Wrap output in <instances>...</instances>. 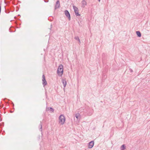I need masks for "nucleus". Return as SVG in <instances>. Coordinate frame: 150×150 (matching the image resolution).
I'll list each match as a JSON object with an SVG mask.
<instances>
[{
	"label": "nucleus",
	"mask_w": 150,
	"mask_h": 150,
	"mask_svg": "<svg viewBox=\"0 0 150 150\" xmlns=\"http://www.w3.org/2000/svg\"><path fill=\"white\" fill-rule=\"evenodd\" d=\"M81 7L83 8H84L85 6L87 5V3L85 0H82L81 1Z\"/></svg>",
	"instance_id": "8"
},
{
	"label": "nucleus",
	"mask_w": 150,
	"mask_h": 150,
	"mask_svg": "<svg viewBox=\"0 0 150 150\" xmlns=\"http://www.w3.org/2000/svg\"><path fill=\"white\" fill-rule=\"evenodd\" d=\"M9 31H10V32H14L15 31V30L14 31H13L11 29V28H9Z\"/></svg>",
	"instance_id": "18"
},
{
	"label": "nucleus",
	"mask_w": 150,
	"mask_h": 150,
	"mask_svg": "<svg viewBox=\"0 0 150 150\" xmlns=\"http://www.w3.org/2000/svg\"><path fill=\"white\" fill-rule=\"evenodd\" d=\"M52 25H51V28L52 27Z\"/></svg>",
	"instance_id": "27"
},
{
	"label": "nucleus",
	"mask_w": 150,
	"mask_h": 150,
	"mask_svg": "<svg viewBox=\"0 0 150 150\" xmlns=\"http://www.w3.org/2000/svg\"><path fill=\"white\" fill-rule=\"evenodd\" d=\"M136 34L137 36L138 37L140 38L142 36L141 33V32L139 31H136Z\"/></svg>",
	"instance_id": "10"
},
{
	"label": "nucleus",
	"mask_w": 150,
	"mask_h": 150,
	"mask_svg": "<svg viewBox=\"0 0 150 150\" xmlns=\"http://www.w3.org/2000/svg\"><path fill=\"white\" fill-rule=\"evenodd\" d=\"M79 115V114H76L75 115V117L77 119H78Z\"/></svg>",
	"instance_id": "15"
},
{
	"label": "nucleus",
	"mask_w": 150,
	"mask_h": 150,
	"mask_svg": "<svg viewBox=\"0 0 150 150\" xmlns=\"http://www.w3.org/2000/svg\"><path fill=\"white\" fill-rule=\"evenodd\" d=\"M94 141L93 140L90 142L88 144V148L89 149H91L92 148L94 145Z\"/></svg>",
	"instance_id": "7"
},
{
	"label": "nucleus",
	"mask_w": 150,
	"mask_h": 150,
	"mask_svg": "<svg viewBox=\"0 0 150 150\" xmlns=\"http://www.w3.org/2000/svg\"><path fill=\"white\" fill-rule=\"evenodd\" d=\"M74 13L76 16H80V14L79 13V10L78 8L76 6H73Z\"/></svg>",
	"instance_id": "3"
},
{
	"label": "nucleus",
	"mask_w": 150,
	"mask_h": 150,
	"mask_svg": "<svg viewBox=\"0 0 150 150\" xmlns=\"http://www.w3.org/2000/svg\"><path fill=\"white\" fill-rule=\"evenodd\" d=\"M126 146L125 144L122 145L121 146V150H125Z\"/></svg>",
	"instance_id": "12"
},
{
	"label": "nucleus",
	"mask_w": 150,
	"mask_h": 150,
	"mask_svg": "<svg viewBox=\"0 0 150 150\" xmlns=\"http://www.w3.org/2000/svg\"><path fill=\"white\" fill-rule=\"evenodd\" d=\"M42 84L44 87L47 84V82L46 80L45 75L43 74L42 76Z\"/></svg>",
	"instance_id": "4"
},
{
	"label": "nucleus",
	"mask_w": 150,
	"mask_h": 150,
	"mask_svg": "<svg viewBox=\"0 0 150 150\" xmlns=\"http://www.w3.org/2000/svg\"><path fill=\"white\" fill-rule=\"evenodd\" d=\"M18 16H20V15L19 14V15H18Z\"/></svg>",
	"instance_id": "24"
},
{
	"label": "nucleus",
	"mask_w": 150,
	"mask_h": 150,
	"mask_svg": "<svg viewBox=\"0 0 150 150\" xmlns=\"http://www.w3.org/2000/svg\"><path fill=\"white\" fill-rule=\"evenodd\" d=\"M39 127H40V131H42V124L41 122H40V123Z\"/></svg>",
	"instance_id": "13"
},
{
	"label": "nucleus",
	"mask_w": 150,
	"mask_h": 150,
	"mask_svg": "<svg viewBox=\"0 0 150 150\" xmlns=\"http://www.w3.org/2000/svg\"><path fill=\"white\" fill-rule=\"evenodd\" d=\"M47 111H50L51 112H54V109L52 107H48L46 108Z\"/></svg>",
	"instance_id": "9"
},
{
	"label": "nucleus",
	"mask_w": 150,
	"mask_h": 150,
	"mask_svg": "<svg viewBox=\"0 0 150 150\" xmlns=\"http://www.w3.org/2000/svg\"><path fill=\"white\" fill-rule=\"evenodd\" d=\"M79 26L81 27L83 26V24L81 23V21L80 22V23L78 22Z\"/></svg>",
	"instance_id": "17"
},
{
	"label": "nucleus",
	"mask_w": 150,
	"mask_h": 150,
	"mask_svg": "<svg viewBox=\"0 0 150 150\" xmlns=\"http://www.w3.org/2000/svg\"><path fill=\"white\" fill-rule=\"evenodd\" d=\"M74 39L77 40H78L79 43L80 42V40L79 38L78 37H75L74 38Z\"/></svg>",
	"instance_id": "14"
},
{
	"label": "nucleus",
	"mask_w": 150,
	"mask_h": 150,
	"mask_svg": "<svg viewBox=\"0 0 150 150\" xmlns=\"http://www.w3.org/2000/svg\"><path fill=\"white\" fill-rule=\"evenodd\" d=\"M45 94H46V96L47 97V92H45Z\"/></svg>",
	"instance_id": "22"
},
{
	"label": "nucleus",
	"mask_w": 150,
	"mask_h": 150,
	"mask_svg": "<svg viewBox=\"0 0 150 150\" xmlns=\"http://www.w3.org/2000/svg\"><path fill=\"white\" fill-rule=\"evenodd\" d=\"M5 12L6 13H8L10 12V11L9 10H6L5 9Z\"/></svg>",
	"instance_id": "16"
},
{
	"label": "nucleus",
	"mask_w": 150,
	"mask_h": 150,
	"mask_svg": "<svg viewBox=\"0 0 150 150\" xmlns=\"http://www.w3.org/2000/svg\"><path fill=\"white\" fill-rule=\"evenodd\" d=\"M129 70L130 71V72H131L132 73V72H133V70H132V69H129Z\"/></svg>",
	"instance_id": "20"
},
{
	"label": "nucleus",
	"mask_w": 150,
	"mask_h": 150,
	"mask_svg": "<svg viewBox=\"0 0 150 150\" xmlns=\"http://www.w3.org/2000/svg\"><path fill=\"white\" fill-rule=\"evenodd\" d=\"M63 73V66L62 64L60 65L57 70V73L59 76H62Z\"/></svg>",
	"instance_id": "1"
},
{
	"label": "nucleus",
	"mask_w": 150,
	"mask_h": 150,
	"mask_svg": "<svg viewBox=\"0 0 150 150\" xmlns=\"http://www.w3.org/2000/svg\"><path fill=\"white\" fill-rule=\"evenodd\" d=\"M44 1H45V2H46V3H47V2H48L49 0H44Z\"/></svg>",
	"instance_id": "19"
},
{
	"label": "nucleus",
	"mask_w": 150,
	"mask_h": 150,
	"mask_svg": "<svg viewBox=\"0 0 150 150\" xmlns=\"http://www.w3.org/2000/svg\"><path fill=\"white\" fill-rule=\"evenodd\" d=\"M59 123L63 125L65 121V118L64 115H61L59 117Z\"/></svg>",
	"instance_id": "2"
},
{
	"label": "nucleus",
	"mask_w": 150,
	"mask_h": 150,
	"mask_svg": "<svg viewBox=\"0 0 150 150\" xmlns=\"http://www.w3.org/2000/svg\"><path fill=\"white\" fill-rule=\"evenodd\" d=\"M2 124H3V125H4V122L2 123Z\"/></svg>",
	"instance_id": "26"
},
{
	"label": "nucleus",
	"mask_w": 150,
	"mask_h": 150,
	"mask_svg": "<svg viewBox=\"0 0 150 150\" xmlns=\"http://www.w3.org/2000/svg\"><path fill=\"white\" fill-rule=\"evenodd\" d=\"M66 17L68 18L69 20L70 21L71 19V16L69 11L67 10H66L64 11Z\"/></svg>",
	"instance_id": "5"
},
{
	"label": "nucleus",
	"mask_w": 150,
	"mask_h": 150,
	"mask_svg": "<svg viewBox=\"0 0 150 150\" xmlns=\"http://www.w3.org/2000/svg\"><path fill=\"white\" fill-rule=\"evenodd\" d=\"M14 18L15 19H16L17 18H16V16H15V17H14Z\"/></svg>",
	"instance_id": "23"
},
{
	"label": "nucleus",
	"mask_w": 150,
	"mask_h": 150,
	"mask_svg": "<svg viewBox=\"0 0 150 150\" xmlns=\"http://www.w3.org/2000/svg\"><path fill=\"white\" fill-rule=\"evenodd\" d=\"M11 112L12 113V112Z\"/></svg>",
	"instance_id": "28"
},
{
	"label": "nucleus",
	"mask_w": 150,
	"mask_h": 150,
	"mask_svg": "<svg viewBox=\"0 0 150 150\" xmlns=\"http://www.w3.org/2000/svg\"><path fill=\"white\" fill-rule=\"evenodd\" d=\"M60 2L59 0H57L55 6H54V10H56L57 8H60Z\"/></svg>",
	"instance_id": "6"
},
{
	"label": "nucleus",
	"mask_w": 150,
	"mask_h": 150,
	"mask_svg": "<svg viewBox=\"0 0 150 150\" xmlns=\"http://www.w3.org/2000/svg\"><path fill=\"white\" fill-rule=\"evenodd\" d=\"M62 83L63 84L64 87H65L67 84V82L66 81V80L65 79H62Z\"/></svg>",
	"instance_id": "11"
},
{
	"label": "nucleus",
	"mask_w": 150,
	"mask_h": 150,
	"mask_svg": "<svg viewBox=\"0 0 150 150\" xmlns=\"http://www.w3.org/2000/svg\"><path fill=\"white\" fill-rule=\"evenodd\" d=\"M18 11V10H17L16 11Z\"/></svg>",
	"instance_id": "29"
},
{
	"label": "nucleus",
	"mask_w": 150,
	"mask_h": 150,
	"mask_svg": "<svg viewBox=\"0 0 150 150\" xmlns=\"http://www.w3.org/2000/svg\"><path fill=\"white\" fill-rule=\"evenodd\" d=\"M98 0L99 1V2H100V0Z\"/></svg>",
	"instance_id": "25"
},
{
	"label": "nucleus",
	"mask_w": 150,
	"mask_h": 150,
	"mask_svg": "<svg viewBox=\"0 0 150 150\" xmlns=\"http://www.w3.org/2000/svg\"><path fill=\"white\" fill-rule=\"evenodd\" d=\"M12 104L13 106H14V104H13V103H12Z\"/></svg>",
	"instance_id": "21"
}]
</instances>
